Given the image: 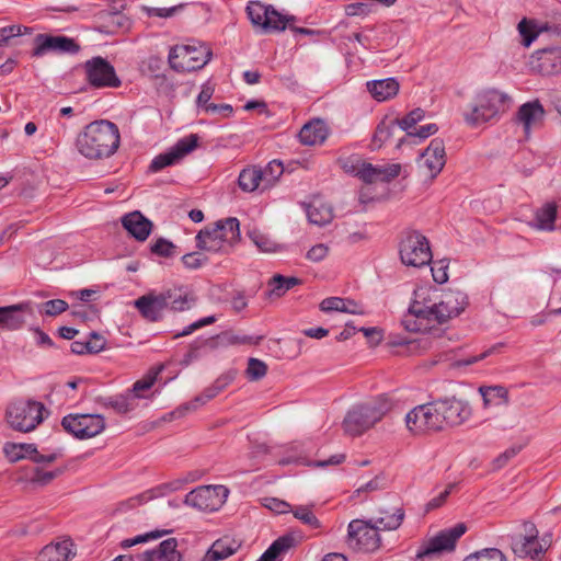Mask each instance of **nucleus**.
I'll use <instances>...</instances> for the list:
<instances>
[{
	"label": "nucleus",
	"mask_w": 561,
	"mask_h": 561,
	"mask_svg": "<svg viewBox=\"0 0 561 561\" xmlns=\"http://www.w3.org/2000/svg\"><path fill=\"white\" fill-rule=\"evenodd\" d=\"M175 244L164 238H158L154 243L151 244L150 250L153 254L161 257H171L175 253Z\"/></svg>",
	"instance_id": "nucleus-55"
},
{
	"label": "nucleus",
	"mask_w": 561,
	"mask_h": 561,
	"mask_svg": "<svg viewBox=\"0 0 561 561\" xmlns=\"http://www.w3.org/2000/svg\"><path fill=\"white\" fill-rule=\"evenodd\" d=\"M134 306L146 320L157 322L162 319L167 309L164 293H148L134 301Z\"/></svg>",
	"instance_id": "nucleus-22"
},
{
	"label": "nucleus",
	"mask_w": 561,
	"mask_h": 561,
	"mask_svg": "<svg viewBox=\"0 0 561 561\" xmlns=\"http://www.w3.org/2000/svg\"><path fill=\"white\" fill-rule=\"evenodd\" d=\"M399 127L396 119L391 121H381L376 131L373 136L371 146L376 149L380 148L387 140H389L396 130V128Z\"/></svg>",
	"instance_id": "nucleus-42"
},
{
	"label": "nucleus",
	"mask_w": 561,
	"mask_h": 561,
	"mask_svg": "<svg viewBox=\"0 0 561 561\" xmlns=\"http://www.w3.org/2000/svg\"><path fill=\"white\" fill-rule=\"evenodd\" d=\"M240 545L229 537L217 539L204 554L202 561H221L234 554Z\"/></svg>",
	"instance_id": "nucleus-31"
},
{
	"label": "nucleus",
	"mask_w": 561,
	"mask_h": 561,
	"mask_svg": "<svg viewBox=\"0 0 561 561\" xmlns=\"http://www.w3.org/2000/svg\"><path fill=\"white\" fill-rule=\"evenodd\" d=\"M293 20L294 16L287 18L272 8L266 16L265 22L263 23L262 30L265 33L273 31H284L287 24Z\"/></svg>",
	"instance_id": "nucleus-45"
},
{
	"label": "nucleus",
	"mask_w": 561,
	"mask_h": 561,
	"mask_svg": "<svg viewBox=\"0 0 561 561\" xmlns=\"http://www.w3.org/2000/svg\"><path fill=\"white\" fill-rule=\"evenodd\" d=\"M454 486H455V484L450 483L446 488V490H444L443 492L439 493V495L432 499L426 504V512H430V511H433V510H436V508H439L440 506H443L445 504V502L447 501L448 496L450 495V492L454 489Z\"/></svg>",
	"instance_id": "nucleus-64"
},
{
	"label": "nucleus",
	"mask_w": 561,
	"mask_h": 561,
	"mask_svg": "<svg viewBox=\"0 0 561 561\" xmlns=\"http://www.w3.org/2000/svg\"><path fill=\"white\" fill-rule=\"evenodd\" d=\"M213 56L210 48L204 44L176 45L169 53V64L179 72H190L202 69Z\"/></svg>",
	"instance_id": "nucleus-8"
},
{
	"label": "nucleus",
	"mask_w": 561,
	"mask_h": 561,
	"mask_svg": "<svg viewBox=\"0 0 561 561\" xmlns=\"http://www.w3.org/2000/svg\"><path fill=\"white\" fill-rule=\"evenodd\" d=\"M436 405L443 430L446 426L460 425L471 415L469 404L455 398L437 400Z\"/></svg>",
	"instance_id": "nucleus-17"
},
{
	"label": "nucleus",
	"mask_w": 561,
	"mask_h": 561,
	"mask_svg": "<svg viewBox=\"0 0 561 561\" xmlns=\"http://www.w3.org/2000/svg\"><path fill=\"white\" fill-rule=\"evenodd\" d=\"M225 485H203L186 494L184 503L199 511H217L228 497Z\"/></svg>",
	"instance_id": "nucleus-11"
},
{
	"label": "nucleus",
	"mask_w": 561,
	"mask_h": 561,
	"mask_svg": "<svg viewBox=\"0 0 561 561\" xmlns=\"http://www.w3.org/2000/svg\"><path fill=\"white\" fill-rule=\"evenodd\" d=\"M247 376L250 380L256 381L262 379L267 373V365L257 358L251 357L248 362Z\"/></svg>",
	"instance_id": "nucleus-53"
},
{
	"label": "nucleus",
	"mask_w": 561,
	"mask_h": 561,
	"mask_svg": "<svg viewBox=\"0 0 561 561\" xmlns=\"http://www.w3.org/2000/svg\"><path fill=\"white\" fill-rule=\"evenodd\" d=\"M329 136V129L323 119L314 118L305 124L299 131V140L302 145L314 146L322 144Z\"/></svg>",
	"instance_id": "nucleus-28"
},
{
	"label": "nucleus",
	"mask_w": 561,
	"mask_h": 561,
	"mask_svg": "<svg viewBox=\"0 0 561 561\" xmlns=\"http://www.w3.org/2000/svg\"><path fill=\"white\" fill-rule=\"evenodd\" d=\"M87 81L94 88H118L121 80L114 67L103 57H93L84 62Z\"/></svg>",
	"instance_id": "nucleus-14"
},
{
	"label": "nucleus",
	"mask_w": 561,
	"mask_h": 561,
	"mask_svg": "<svg viewBox=\"0 0 561 561\" xmlns=\"http://www.w3.org/2000/svg\"><path fill=\"white\" fill-rule=\"evenodd\" d=\"M33 56L39 57L46 53H78L80 46L75 39L67 36H53L48 34H37L34 38Z\"/></svg>",
	"instance_id": "nucleus-18"
},
{
	"label": "nucleus",
	"mask_w": 561,
	"mask_h": 561,
	"mask_svg": "<svg viewBox=\"0 0 561 561\" xmlns=\"http://www.w3.org/2000/svg\"><path fill=\"white\" fill-rule=\"evenodd\" d=\"M205 261L206 256L199 252L186 253L182 256L184 266L191 270L199 268Z\"/></svg>",
	"instance_id": "nucleus-62"
},
{
	"label": "nucleus",
	"mask_w": 561,
	"mask_h": 561,
	"mask_svg": "<svg viewBox=\"0 0 561 561\" xmlns=\"http://www.w3.org/2000/svg\"><path fill=\"white\" fill-rule=\"evenodd\" d=\"M197 134L181 138L169 151L158 154L150 163V171L158 172L165 167L173 165L184 156L192 152L198 145Z\"/></svg>",
	"instance_id": "nucleus-16"
},
{
	"label": "nucleus",
	"mask_w": 561,
	"mask_h": 561,
	"mask_svg": "<svg viewBox=\"0 0 561 561\" xmlns=\"http://www.w3.org/2000/svg\"><path fill=\"white\" fill-rule=\"evenodd\" d=\"M400 172L401 165L398 163L386 167H375L371 163L363 161L359 171L357 172V176L363 182L371 184L377 181L389 182L399 176Z\"/></svg>",
	"instance_id": "nucleus-23"
},
{
	"label": "nucleus",
	"mask_w": 561,
	"mask_h": 561,
	"mask_svg": "<svg viewBox=\"0 0 561 561\" xmlns=\"http://www.w3.org/2000/svg\"><path fill=\"white\" fill-rule=\"evenodd\" d=\"M447 264L444 261L434 262L431 267L434 280L437 284H444L448 280Z\"/></svg>",
	"instance_id": "nucleus-63"
},
{
	"label": "nucleus",
	"mask_w": 561,
	"mask_h": 561,
	"mask_svg": "<svg viewBox=\"0 0 561 561\" xmlns=\"http://www.w3.org/2000/svg\"><path fill=\"white\" fill-rule=\"evenodd\" d=\"M545 30L546 27L539 26L536 20L526 18L517 25V31L522 37L520 43L524 47H529Z\"/></svg>",
	"instance_id": "nucleus-36"
},
{
	"label": "nucleus",
	"mask_w": 561,
	"mask_h": 561,
	"mask_svg": "<svg viewBox=\"0 0 561 561\" xmlns=\"http://www.w3.org/2000/svg\"><path fill=\"white\" fill-rule=\"evenodd\" d=\"M301 283L300 278L297 277H286L280 274L274 275L270 282L268 287L270 295H275L277 297L283 296L287 290L291 289L293 287L299 285Z\"/></svg>",
	"instance_id": "nucleus-41"
},
{
	"label": "nucleus",
	"mask_w": 561,
	"mask_h": 561,
	"mask_svg": "<svg viewBox=\"0 0 561 561\" xmlns=\"http://www.w3.org/2000/svg\"><path fill=\"white\" fill-rule=\"evenodd\" d=\"M62 471L60 469L55 471H43L39 468L34 469V477L32 478V481L35 483H38L41 485L48 484L50 481H53L56 477H58Z\"/></svg>",
	"instance_id": "nucleus-61"
},
{
	"label": "nucleus",
	"mask_w": 561,
	"mask_h": 561,
	"mask_svg": "<svg viewBox=\"0 0 561 561\" xmlns=\"http://www.w3.org/2000/svg\"><path fill=\"white\" fill-rule=\"evenodd\" d=\"M162 368H160L158 371L156 373H149L148 375H146L144 378L137 380L130 392V399L133 400V402H135V399L137 398H141V392L142 391H146V390H149L156 382V379H157V376L159 374V371L161 370Z\"/></svg>",
	"instance_id": "nucleus-49"
},
{
	"label": "nucleus",
	"mask_w": 561,
	"mask_h": 561,
	"mask_svg": "<svg viewBox=\"0 0 561 561\" xmlns=\"http://www.w3.org/2000/svg\"><path fill=\"white\" fill-rule=\"evenodd\" d=\"M272 5H265L260 1H250L247 5V14L254 26L262 28Z\"/></svg>",
	"instance_id": "nucleus-43"
},
{
	"label": "nucleus",
	"mask_w": 561,
	"mask_h": 561,
	"mask_svg": "<svg viewBox=\"0 0 561 561\" xmlns=\"http://www.w3.org/2000/svg\"><path fill=\"white\" fill-rule=\"evenodd\" d=\"M381 516L375 519V525L382 530H394L399 528L404 519L402 507L394 508L392 513L380 511Z\"/></svg>",
	"instance_id": "nucleus-37"
},
{
	"label": "nucleus",
	"mask_w": 561,
	"mask_h": 561,
	"mask_svg": "<svg viewBox=\"0 0 561 561\" xmlns=\"http://www.w3.org/2000/svg\"><path fill=\"white\" fill-rule=\"evenodd\" d=\"M122 226L138 241H145L152 230V222L135 210L122 217Z\"/></svg>",
	"instance_id": "nucleus-26"
},
{
	"label": "nucleus",
	"mask_w": 561,
	"mask_h": 561,
	"mask_svg": "<svg viewBox=\"0 0 561 561\" xmlns=\"http://www.w3.org/2000/svg\"><path fill=\"white\" fill-rule=\"evenodd\" d=\"M167 302V309L172 311L190 310L196 302L197 298L193 291L185 287H174L163 291Z\"/></svg>",
	"instance_id": "nucleus-27"
},
{
	"label": "nucleus",
	"mask_w": 561,
	"mask_h": 561,
	"mask_svg": "<svg viewBox=\"0 0 561 561\" xmlns=\"http://www.w3.org/2000/svg\"><path fill=\"white\" fill-rule=\"evenodd\" d=\"M35 448L36 446L34 444L7 443L3 447V451L10 462H16L24 458L32 459Z\"/></svg>",
	"instance_id": "nucleus-40"
},
{
	"label": "nucleus",
	"mask_w": 561,
	"mask_h": 561,
	"mask_svg": "<svg viewBox=\"0 0 561 561\" xmlns=\"http://www.w3.org/2000/svg\"><path fill=\"white\" fill-rule=\"evenodd\" d=\"M170 530H153V531H149L147 534H144V535H138L134 538H128V539H125L122 541L121 546L122 548H130L135 545H138V543H144V542H147L149 540H154V539H159L161 538L162 536L169 534Z\"/></svg>",
	"instance_id": "nucleus-56"
},
{
	"label": "nucleus",
	"mask_w": 561,
	"mask_h": 561,
	"mask_svg": "<svg viewBox=\"0 0 561 561\" xmlns=\"http://www.w3.org/2000/svg\"><path fill=\"white\" fill-rule=\"evenodd\" d=\"M295 539L285 535L276 539L257 561H282L284 554L294 546Z\"/></svg>",
	"instance_id": "nucleus-35"
},
{
	"label": "nucleus",
	"mask_w": 561,
	"mask_h": 561,
	"mask_svg": "<svg viewBox=\"0 0 561 561\" xmlns=\"http://www.w3.org/2000/svg\"><path fill=\"white\" fill-rule=\"evenodd\" d=\"M399 255L403 265L421 268L432 262L433 254L427 238L417 230L402 233Z\"/></svg>",
	"instance_id": "nucleus-7"
},
{
	"label": "nucleus",
	"mask_w": 561,
	"mask_h": 561,
	"mask_svg": "<svg viewBox=\"0 0 561 561\" xmlns=\"http://www.w3.org/2000/svg\"><path fill=\"white\" fill-rule=\"evenodd\" d=\"M308 220L317 226H325L333 219V209L321 199H313L307 206Z\"/></svg>",
	"instance_id": "nucleus-34"
},
{
	"label": "nucleus",
	"mask_w": 561,
	"mask_h": 561,
	"mask_svg": "<svg viewBox=\"0 0 561 561\" xmlns=\"http://www.w3.org/2000/svg\"><path fill=\"white\" fill-rule=\"evenodd\" d=\"M216 320L217 319H216L215 316H209V317H205L203 319H199V320L191 323L190 325H187L182 332L175 334L174 337L178 339V337L190 335L195 330H198V329H201L203 327H206V325L215 323Z\"/></svg>",
	"instance_id": "nucleus-60"
},
{
	"label": "nucleus",
	"mask_w": 561,
	"mask_h": 561,
	"mask_svg": "<svg viewBox=\"0 0 561 561\" xmlns=\"http://www.w3.org/2000/svg\"><path fill=\"white\" fill-rule=\"evenodd\" d=\"M44 413L48 414L45 405L35 400H19L9 404L5 416L9 425L19 432L34 431L43 421Z\"/></svg>",
	"instance_id": "nucleus-6"
},
{
	"label": "nucleus",
	"mask_w": 561,
	"mask_h": 561,
	"mask_svg": "<svg viewBox=\"0 0 561 561\" xmlns=\"http://www.w3.org/2000/svg\"><path fill=\"white\" fill-rule=\"evenodd\" d=\"M263 340V336H249V335H236L231 332H221L215 336L203 340V345L206 348L215 350L219 346H229L237 344H255L257 345Z\"/></svg>",
	"instance_id": "nucleus-29"
},
{
	"label": "nucleus",
	"mask_w": 561,
	"mask_h": 561,
	"mask_svg": "<svg viewBox=\"0 0 561 561\" xmlns=\"http://www.w3.org/2000/svg\"><path fill=\"white\" fill-rule=\"evenodd\" d=\"M379 528L371 522L353 519L347 527V545L363 552H374L380 547Z\"/></svg>",
	"instance_id": "nucleus-9"
},
{
	"label": "nucleus",
	"mask_w": 561,
	"mask_h": 561,
	"mask_svg": "<svg viewBox=\"0 0 561 561\" xmlns=\"http://www.w3.org/2000/svg\"><path fill=\"white\" fill-rule=\"evenodd\" d=\"M400 84L394 78H386L367 82V90L379 102L394 98Z\"/></svg>",
	"instance_id": "nucleus-32"
},
{
	"label": "nucleus",
	"mask_w": 561,
	"mask_h": 561,
	"mask_svg": "<svg viewBox=\"0 0 561 561\" xmlns=\"http://www.w3.org/2000/svg\"><path fill=\"white\" fill-rule=\"evenodd\" d=\"M421 159L423 162L420 164V168L424 169V176L434 180L442 172L446 163L444 140L440 138L432 139L428 147L422 153Z\"/></svg>",
	"instance_id": "nucleus-19"
},
{
	"label": "nucleus",
	"mask_w": 561,
	"mask_h": 561,
	"mask_svg": "<svg viewBox=\"0 0 561 561\" xmlns=\"http://www.w3.org/2000/svg\"><path fill=\"white\" fill-rule=\"evenodd\" d=\"M479 391L485 405H489L493 398L502 399L505 403L508 402V391L503 386L480 387Z\"/></svg>",
	"instance_id": "nucleus-50"
},
{
	"label": "nucleus",
	"mask_w": 561,
	"mask_h": 561,
	"mask_svg": "<svg viewBox=\"0 0 561 561\" xmlns=\"http://www.w3.org/2000/svg\"><path fill=\"white\" fill-rule=\"evenodd\" d=\"M284 172L280 161L273 160L262 170V182L266 185L273 184Z\"/></svg>",
	"instance_id": "nucleus-52"
},
{
	"label": "nucleus",
	"mask_w": 561,
	"mask_h": 561,
	"mask_svg": "<svg viewBox=\"0 0 561 561\" xmlns=\"http://www.w3.org/2000/svg\"><path fill=\"white\" fill-rule=\"evenodd\" d=\"M391 402L386 396H380L371 402L355 405L351 409L342 423L345 434L359 436L377 422H379L390 410Z\"/></svg>",
	"instance_id": "nucleus-4"
},
{
	"label": "nucleus",
	"mask_w": 561,
	"mask_h": 561,
	"mask_svg": "<svg viewBox=\"0 0 561 561\" xmlns=\"http://www.w3.org/2000/svg\"><path fill=\"white\" fill-rule=\"evenodd\" d=\"M523 526L525 535L512 537V550L519 558L529 557L533 560H539L543 548L538 540V530L531 522H524Z\"/></svg>",
	"instance_id": "nucleus-15"
},
{
	"label": "nucleus",
	"mask_w": 561,
	"mask_h": 561,
	"mask_svg": "<svg viewBox=\"0 0 561 561\" xmlns=\"http://www.w3.org/2000/svg\"><path fill=\"white\" fill-rule=\"evenodd\" d=\"M533 69L541 75H552L561 71V47L551 46L536 50L531 55Z\"/></svg>",
	"instance_id": "nucleus-21"
},
{
	"label": "nucleus",
	"mask_w": 561,
	"mask_h": 561,
	"mask_svg": "<svg viewBox=\"0 0 561 561\" xmlns=\"http://www.w3.org/2000/svg\"><path fill=\"white\" fill-rule=\"evenodd\" d=\"M425 116L424 110L417 107L412 110L410 113H408L403 118L398 119L396 118L398 126L405 130L407 133L410 131L411 128H413L419 122H421Z\"/></svg>",
	"instance_id": "nucleus-54"
},
{
	"label": "nucleus",
	"mask_w": 561,
	"mask_h": 561,
	"mask_svg": "<svg viewBox=\"0 0 561 561\" xmlns=\"http://www.w3.org/2000/svg\"><path fill=\"white\" fill-rule=\"evenodd\" d=\"M72 541L64 540L45 546L38 553L37 561H69L72 552Z\"/></svg>",
	"instance_id": "nucleus-30"
},
{
	"label": "nucleus",
	"mask_w": 561,
	"mask_h": 561,
	"mask_svg": "<svg viewBox=\"0 0 561 561\" xmlns=\"http://www.w3.org/2000/svg\"><path fill=\"white\" fill-rule=\"evenodd\" d=\"M62 428L78 439L92 438L105 430L101 414H68L61 420Z\"/></svg>",
	"instance_id": "nucleus-10"
},
{
	"label": "nucleus",
	"mask_w": 561,
	"mask_h": 561,
	"mask_svg": "<svg viewBox=\"0 0 561 561\" xmlns=\"http://www.w3.org/2000/svg\"><path fill=\"white\" fill-rule=\"evenodd\" d=\"M511 98L496 89H488L476 96V103L470 106V112L463 114L467 125L478 127L494 118Z\"/></svg>",
	"instance_id": "nucleus-5"
},
{
	"label": "nucleus",
	"mask_w": 561,
	"mask_h": 561,
	"mask_svg": "<svg viewBox=\"0 0 561 561\" xmlns=\"http://www.w3.org/2000/svg\"><path fill=\"white\" fill-rule=\"evenodd\" d=\"M557 214V204L553 202L546 203L536 210L535 221L529 225L538 230L552 231L554 230Z\"/></svg>",
	"instance_id": "nucleus-33"
},
{
	"label": "nucleus",
	"mask_w": 561,
	"mask_h": 561,
	"mask_svg": "<svg viewBox=\"0 0 561 561\" xmlns=\"http://www.w3.org/2000/svg\"><path fill=\"white\" fill-rule=\"evenodd\" d=\"M214 91L215 89L209 82L203 84L202 90L196 99V106L199 111L206 113V107L211 104L209 101L214 94Z\"/></svg>",
	"instance_id": "nucleus-59"
},
{
	"label": "nucleus",
	"mask_w": 561,
	"mask_h": 561,
	"mask_svg": "<svg viewBox=\"0 0 561 561\" xmlns=\"http://www.w3.org/2000/svg\"><path fill=\"white\" fill-rule=\"evenodd\" d=\"M463 561H506V557L500 549L486 548L471 553Z\"/></svg>",
	"instance_id": "nucleus-47"
},
{
	"label": "nucleus",
	"mask_w": 561,
	"mask_h": 561,
	"mask_svg": "<svg viewBox=\"0 0 561 561\" xmlns=\"http://www.w3.org/2000/svg\"><path fill=\"white\" fill-rule=\"evenodd\" d=\"M546 110L538 99L522 104L516 114V123L523 126L524 134L528 137L534 129L543 126Z\"/></svg>",
	"instance_id": "nucleus-20"
},
{
	"label": "nucleus",
	"mask_w": 561,
	"mask_h": 561,
	"mask_svg": "<svg viewBox=\"0 0 561 561\" xmlns=\"http://www.w3.org/2000/svg\"><path fill=\"white\" fill-rule=\"evenodd\" d=\"M121 142V134L116 124L100 119L88 124L77 137L78 151L91 160L110 158Z\"/></svg>",
	"instance_id": "nucleus-2"
},
{
	"label": "nucleus",
	"mask_w": 561,
	"mask_h": 561,
	"mask_svg": "<svg viewBox=\"0 0 561 561\" xmlns=\"http://www.w3.org/2000/svg\"><path fill=\"white\" fill-rule=\"evenodd\" d=\"M240 240V222L234 217L219 220L202 229L196 236L199 250L214 253H229Z\"/></svg>",
	"instance_id": "nucleus-3"
},
{
	"label": "nucleus",
	"mask_w": 561,
	"mask_h": 561,
	"mask_svg": "<svg viewBox=\"0 0 561 561\" xmlns=\"http://www.w3.org/2000/svg\"><path fill=\"white\" fill-rule=\"evenodd\" d=\"M320 310L323 312L340 311L352 314H364L363 310L351 309L346 306V299L341 297H329L320 302Z\"/></svg>",
	"instance_id": "nucleus-44"
},
{
	"label": "nucleus",
	"mask_w": 561,
	"mask_h": 561,
	"mask_svg": "<svg viewBox=\"0 0 561 561\" xmlns=\"http://www.w3.org/2000/svg\"><path fill=\"white\" fill-rule=\"evenodd\" d=\"M522 450L520 446H512L507 448L505 451L500 454L492 462V467L494 470H499L505 467L508 461L514 458Z\"/></svg>",
	"instance_id": "nucleus-58"
},
{
	"label": "nucleus",
	"mask_w": 561,
	"mask_h": 561,
	"mask_svg": "<svg viewBox=\"0 0 561 561\" xmlns=\"http://www.w3.org/2000/svg\"><path fill=\"white\" fill-rule=\"evenodd\" d=\"M421 296L420 291H415L416 298L402 320L405 330L410 332H425L431 328L432 322L443 324L459 316L468 306V296L460 290L449 289L444 293L438 302L432 305L417 300Z\"/></svg>",
	"instance_id": "nucleus-1"
},
{
	"label": "nucleus",
	"mask_w": 561,
	"mask_h": 561,
	"mask_svg": "<svg viewBox=\"0 0 561 561\" xmlns=\"http://www.w3.org/2000/svg\"><path fill=\"white\" fill-rule=\"evenodd\" d=\"M234 379V373H227L221 376H219L213 385L205 388L202 392L204 394L203 399H207V401L214 399L216 396H218L225 388L228 387Z\"/></svg>",
	"instance_id": "nucleus-46"
},
{
	"label": "nucleus",
	"mask_w": 561,
	"mask_h": 561,
	"mask_svg": "<svg viewBox=\"0 0 561 561\" xmlns=\"http://www.w3.org/2000/svg\"><path fill=\"white\" fill-rule=\"evenodd\" d=\"M294 516L299 519L302 524L317 529L320 528L321 524L317 516L313 514L309 506L299 505L291 510Z\"/></svg>",
	"instance_id": "nucleus-48"
},
{
	"label": "nucleus",
	"mask_w": 561,
	"mask_h": 561,
	"mask_svg": "<svg viewBox=\"0 0 561 561\" xmlns=\"http://www.w3.org/2000/svg\"><path fill=\"white\" fill-rule=\"evenodd\" d=\"M68 307L69 306H68L67 301H65L62 299H51V300H47V301L43 302L39 306L38 311L48 317H56V316L65 312L68 309Z\"/></svg>",
	"instance_id": "nucleus-51"
},
{
	"label": "nucleus",
	"mask_w": 561,
	"mask_h": 561,
	"mask_svg": "<svg viewBox=\"0 0 561 561\" xmlns=\"http://www.w3.org/2000/svg\"><path fill=\"white\" fill-rule=\"evenodd\" d=\"M467 526L458 523L450 528L443 529L422 543L416 552V559H424L431 554L453 551L457 540L466 533Z\"/></svg>",
	"instance_id": "nucleus-12"
},
{
	"label": "nucleus",
	"mask_w": 561,
	"mask_h": 561,
	"mask_svg": "<svg viewBox=\"0 0 561 561\" xmlns=\"http://www.w3.org/2000/svg\"><path fill=\"white\" fill-rule=\"evenodd\" d=\"M31 311L28 302L0 307V330L15 331L25 323L24 312Z\"/></svg>",
	"instance_id": "nucleus-24"
},
{
	"label": "nucleus",
	"mask_w": 561,
	"mask_h": 561,
	"mask_svg": "<svg viewBox=\"0 0 561 561\" xmlns=\"http://www.w3.org/2000/svg\"><path fill=\"white\" fill-rule=\"evenodd\" d=\"M99 402L104 408H112L118 414H126L133 411L136 407V403L133 402L129 393L108 398H100Z\"/></svg>",
	"instance_id": "nucleus-39"
},
{
	"label": "nucleus",
	"mask_w": 561,
	"mask_h": 561,
	"mask_svg": "<svg viewBox=\"0 0 561 561\" xmlns=\"http://www.w3.org/2000/svg\"><path fill=\"white\" fill-rule=\"evenodd\" d=\"M262 169L252 167L243 169L238 178V184L244 192L255 191L262 182Z\"/></svg>",
	"instance_id": "nucleus-38"
},
{
	"label": "nucleus",
	"mask_w": 561,
	"mask_h": 561,
	"mask_svg": "<svg viewBox=\"0 0 561 561\" xmlns=\"http://www.w3.org/2000/svg\"><path fill=\"white\" fill-rule=\"evenodd\" d=\"M178 541L169 538L160 542L157 549L147 550L136 554L138 561H182L181 553L176 550Z\"/></svg>",
	"instance_id": "nucleus-25"
},
{
	"label": "nucleus",
	"mask_w": 561,
	"mask_h": 561,
	"mask_svg": "<svg viewBox=\"0 0 561 561\" xmlns=\"http://www.w3.org/2000/svg\"><path fill=\"white\" fill-rule=\"evenodd\" d=\"M362 163V159L357 156L342 157L337 159V164L341 167V169L344 172L355 176H357V172L359 171Z\"/></svg>",
	"instance_id": "nucleus-57"
},
{
	"label": "nucleus",
	"mask_w": 561,
	"mask_h": 561,
	"mask_svg": "<svg viewBox=\"0 0 561 561\" xmlns=\"http://www.w3.org/2000/svg\"><path fill=\"white\" fill-rule=\"evenodd\" d=\"M405 422L408 428L415 434L443 430L436 401L421 404L412 409L407 414Z\"/></svg>",
	"instance_id": "nucleus-13"
}]
</instances>
